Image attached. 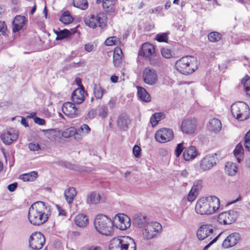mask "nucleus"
Returning a JSON list of instances; mask_svg holds the SVG:
<instances>
[{
	"label": "nucleus",
	"mask_w": 250,
	"mask_h": 250,
	"mask_svg": "<svg viewBox=\"0 0 250 250\" xmlns=\"http://www.w3.org/2000/svg\"><path fill=\"white\" fill-rule=\"evenodd\" d=\"M49 207L45 203L38 201L29 208L28 218L30 223L35 226H40L45 223L48 219Z\"/></svg>",
	"instance_id": "1"
},
{
	"label": "nucleus",
	"mask_w": 250,
	"mask_h": 250,
	"mask_svg": "<svg viewBox=\"0 0 250 250\" xmlns=\"http://www.w3.org/2000/svg\"><path fill=\"white\" fill-rule=\"evenodd\" d=\"M220 200L215 196L199 199L195 207V212L201 215H210L216 212L220 207Z\"/></svg>",
	"instance_id": "2"
},
{
	"label": "nucleus",
	"mask_w": 250,
	"mask_h": 250,
	"mask_svg": "<svg viewBox=\"0 0 250 250\" xmlns=\"http://www.w3.org/2000/svg\"><path fill=\"white\" fill-rule=\"evenodd\" d=\"M198 62L197 59L191 56L183 57L177 60L175 67L177 71L185 75L194 72L198 68Z\"/></svg>",
	"instance_id": "3"
},
{
	"label": "nucleus",
	"mask_w": 250,
	"mask_h": 250,
	"mask_svg": "<svg viewBox=\"0 0 250 250\" xmlns=\"http://www.w3.org/2000/svg\"><path fill=\"white\" fill-rule=\"evenodd\" d=\"M85 25L92 29L99 28L105 30L108 26L107 14L104 11H100L96 15L91 14L86 16L84 20Z\"/></svg>",
	"instance_id": "4"
},
{
	"label": "nucleus",
	"mask_w": 250,
	"mask_h": 250,
	"mask_svg": "<svg viewBox=\"0 0 250 250\" xmlns=\"http://www.w3.org/2000/svg\"><path fill=\"white\" fill-rule=\"evenodd\" d=\"M96 230L100 234L106 236H112L113 233V222L104 214L97 215L94 222Z\"/></svg>",
	"instance_id": "5"
},
{
	"label": "nucleus",
	"mask_w": 250,
	"mask_h": 250,
	"mask_svg": "<svg viewBox=\"0 0 250 250\" xmlns=\"http://www.w3.org/2000/svg\"><path fill=\"white\" fill-rule=\"evenodd\" d=\"M109 250H136V244L133 239L128 236L114 238L110 243Z\"/></svg>",
	"instance_id": "6"
},
{
	"label": "nucleus",
	"mask_w": 250,
	"mask_h": 250,
	"mask_svg": "<svg viewBox=\"0 0 250 250\" xmlns=\"http://www.w3.org/2000/svg\"><path fill=\"white\" fill-rule=\"evenodd\" d=\"M231 112L234 117L240 121L247 120L250 116L249 105L242 102L233 104L231 106Z\"/></svg>",
	"instance_id": "7"
},
{
	"label": "nucleus",
	"mask_w": 250,
	"mask_h": 250,
	"mask_svg": "<svg viewBox=\"0 0 250 250\" xmlns=\"http://www.w3.org/2000/svg\"><path fill=\"white\" fill-rule=\"evenodd\" d=\"M138 54L145 60L148 61L151 64H155L153 59L156 56V52L155 47L152 44L148 42L143 43L139 51Z\"/></svg>",
	"instance_id": "8"
},
{
	"label": "nucleus",
	"mask_w": 250,
	"mask_h": 250,
	"mask_svg": "<svg viewBox=\"0 0 250 250\" xmlns=\"http://www.w3.org/2000/svg\"><path fill=\"white\" fill-rule=\"evenodd\" d=\"M161 225L157 222L149 223L143 229V236L145 240L155 238L162 230Z\"/></svg>",
	"instance_id": "9"
},
{
	"label": "nucleus",
	"mask_w": 250,
	"mask_h": 250,
	"mask_svg": "<svg viewBox=\"0 0 250 250\" xmlns=\"http://www.w3.org/2000/svg\"><path fill=\"white\" fill-rule=\"evenodd\" d=\"M174 134L172 129L162 127L159 129L155 134L156 141L160 143H166L174 139Z\"/></svg>",
	"instance_id": "10"
},
{
	"label": "nucleus",
	"mask_w": 250,
	"mask_h": 250,
	"mask_svg": "<svg viewBox=\"0 0 250 250\" xmlns=\"http://www.w3.org/2000/svg\"><path fill=\"white\" fill-rule=\"evenodd\" d=\"M238 216V212L234 210H229L220 213L217 217L218 223L221 225H228L234 223Z\"/></svg>",
	"instance_id": "11"
},
{
	"label": "nucleus",
	"mask_w": 250,
	"mask_h": 250,
	"mask_svg": "<svg viewBox=\"0 0 250 250\" xmlns=\"http://www.w3.org/2000/svg\"><path fill=\"white\" fill-rule=\"evenodd\" d=\"M113 225L115 227L122 230L129 228L131 225V221L129 217L125 214H118L114 217Z\"/></svg>",
	"instance_id": "12"
},
{
	"label": "nucleus",
	"mask_w": 250,
	"mask_h": 250,
	"mask_svg": "<svg viewBox=\"0 0 250 250\" xmlns=\"http://www.w3.org/2000/svg\"><path fill=\"white\" fill-rule=\"evenodd\" d=\"M45 241L44 236L42 233L35 232L29 239V246L33 250H39L42 248Z\"/></svg>",
	"instance_id": "13"
},
{
	"label": "nucleus",
	"mask_w": 250,
	"mask_h": 250,
	"mask_svg": "<svg viewBox=\"0 0 250 250\" xmlns=\"http://www.w3.org/2000/svg\"><path fill=\"white\" fill-rule=\"evenodd\" d=\"M142 78L145 83L153 85L158 81V75L155 69L150 67H145L142 74Z\"/></svg>",
	"instance_id": "14"
},
{
	"label": "nucleus",
	"mask_w": 250,
	"mask_h": 250,
	"mask_svg": "<svg viewBox=\"0 0 250 250\" xmlns=\"http://www.w3.org/2000/svg\"><path fill=\"white\" fill-rule=\"evenodd\" d=\"M102 2V8L107 15H114L117 11L118 0H96V3Z\"/></svg>",
	"instance_id": "15"
},
{
	"label": "nucleus",
	"mask_w": 250,
	"mask_h": 250,
	"mask_svg": "<svg viewBox=\"0 0 250 250\" xmlns=\"http://www.w3.org/2000/svg\"><path fill=\"white\" fill-rule=\"evenodd\" d=\"M197 124L195 118L186 119L182 122L181 130L185 134H192L196 129Z\"/></svg>",
	"instance_id": "16"
},
{
	"label": "nucleus",
	"mask_w": 250,
	"mask_h": 250,
	"mask_svg": "<svg viewBox=\"0 0 250 250\" xmlns=\"http://www.w3.org/2000/svg\"><path fill=\"white\" fill-rule=\"evenodd\" d=\"M62 111L66 116L73 118L77 116L80 111L74 103L71 102H65L62 106Z\"/></svg>",
	"instance_id": "17"
},
{
	"label": "nucleus",
	"mask_w": 250,
	"mask_h": 250,
	"mask_svg": "<svg viewBox=\"0 0 250 250\" xmlns=\"http://www.w3.org/2000/svg\"><path fill=\"white\" fill-rule=\"evenodd\" d=\"M213 232V227L211 225H203L197 231V237L199 240H203L210 237Z\"/></svg>",
	"instance_id": "18"
},
{
	"label": "nucleus",
	"mask_w": 250,
	"mask_h": 250,
	"mask_svg": "<svg viewBox=\"0 0 250 250\" xmlns=\"http://www.w3.org/2000/svg\"><path fill=\"white\" fill-rule=\"evenodd\" d=\"M241 237L238 233L233 232L229 235L224 240L222 247L228 249L235 246L240 240Z\"/></svg>",
	"instance_id": "19"
},
{
	"label": "nucleus",
	"mask_w": 250,
	"mask_h": 250,
	"mask_svg": "<svg viewBox=\"0 0 250 250\" xmlns=\"http://www.w3.org/2000/svg\"><path fill=\"white\" fill-rule=\"evenodd\" d=\"M85 92L83 86L75 89L72 93L71 99L74 103L81 104L85 99Z\"/></svg>",
	"instance_id": "20"
},
{
	"label": "nucleus",
	"mask_w": 250,
	"mask_h": 250,
	"mask_svg": "<svg viewBox=\"0 0 250 250\" xmlns=\"http://www.w3.org/2000/svg\"><path fill=\"white\" fill-rule=\"evenodd\" d=\"M18 137V134L13 130H9L1 135V138L5 144H11Z\"/></svg>",
	"instance_id": "21"
},
{
	"label": "nucleus",
	"mask_w": 250,
	"mask_h": 250,
	"mask_svg": "<svg viewBox=\"0 0 250 250\" xmlns=\"http://www.w3.org/2000/svg\"><path fill=\"white\" fill-rule=\"evenodd\" d=\"M216 161L214 157H203L200 163L201 168L204 171L210 169L216 165Z\"/></svg>",
	"instance_id": "22"
},
{
	"label": "nucleus",
	"mask_w": 250,
	"mask_h": 250,
	"mask_svg": "<svg viewBox=\"0 0 250 250\" xmlns=\"http://www.w3.org/2000/svg\"><path fill=\"white\" fill-rule=\"evenodd\" d=\"M133 223L139 228L144 229L149 223L146 216L140 214L134 215Z\"/></svg>",
	"instance_id": "23"
},
{
	"label": "nucleus",
	"mask_w": 250,
	"mask_h": 250,
	"mask_svg": "<svg viewBox=\"0 0 250 250\" xmlns=\"http://www.w3.org/2000/svg\"><path fill=\"white\" fill-rule=\"evenodd\" d=\"M26 21L25 17L21 16H17L13 21V31L16 32L20 31L25 24Z\"/></svg>",
	"instance_id": "24"
},
{
	"label": "nucleus",
	"mask_w": 250,
	"mask_h": 250,
	"mask_svg": "<svg viewBox=\"0 0 250 250\" xmlns=\"http://www.w3.org/2000/svg\"><path fill=\"white\" fill-rule=\"evenodd\" d=\"M77 193L75 188L73 187H69L64 190V196L68 204L70 205L73 203Z\"/></svg>",
	"instance_id": "25"
},
{
	"label": "nucleus",
	"mask_w": 250,
	"mask_h": 250,
	"mask_svg": "<svg viewBox=\"0 0 250 250\" xmlns=\"http://www.w3.org/2000/svg\"><path fill=\"white\" fill-rule=\"evenodd\" d=\"M238 170L236 165L231 162H228L225 164V172L229 176H235Z\"/></svg>",
	"instance_id": "26"
},
{
	"label": "nucleus",
	"mask_w": 250,
	"mask_h": 250,
	"mask_svg": "<svg viewBox=\"0 0 250 250\" xmlns=\"http://www.w3.org/2000/svg\"><path fill=\"white\" fill-rule=\"evenodd\" d=\"M208 129L214 132L220 131L222 128L221 121L217 118L211 119L208 124Z\"/></svg>",
	"instance_id": "27"
},
{
	"label": "nucleus",
	"mask_w": 250,
	"mask_h": 250,
	"mask_svg": "<svg viewBox=\"0 0 250 250\" xmlns=\"http://www.w3.org/2000/svg\"><path fill=\"white\" fill-rule=\"evenodd\" d=\"M123 53L119 47L115 48L113 52V63L116 67L119 66L122 62Z\"/></svg>",
	"instance_id": "28"
},
{
	"label": "nucleus",
	"mask_w": 250,
	"mask_h": 250,
	"mask_svg": "<svg viewBox=\"0 0 250 250\" xmlns=\"http://www.w3.org/2000/svg\"><path fill=\"white\" fill-rule=\"evenodd\" d=\"M138 95L139 98L143 102H149L151 101V97L145 88L137 86Z\"/></svg>",
	"instance_id": "29"
},
{
	"label": "nucleus",
	"mask_w": 250,
	"mask_h": 250,
	"mask_svg": "<svg viewBox=\"0 0 250 250\" xmlns=\"http://www.w3.org/2000/svg\"><path fill=\"white\" fill-rule=\"evenodd\" d=\"M75 224L79 227H84L88 223L87 217L83 214L77 215L75 217Z\"/></svg>",
	"instance_id": "30"
},
{
	"label": "nucleus",
	"mask_w": 250,
	"mask_h": 250,
	"mask_svg": "<svg viewBox=\"0 0 250 250\" xmlns=\"http://www.w3.org/2000/svg\"><path fill=\"white\" fill-rule=\"evenodd\" d=\"M38 177V172L32 171L29 173L22 174L20 175V178L24 182L34 181Z\"/></svg>",
	"instance_id": "31"
},
{
	"label": "nucleus",
	"mask_w": 250,
	"mask_h": 250,
	"mask_svg": "<svg viewBox=\"0 0 250 250\" xmlns=\"http://www.w3.org/2000/svg\"><path fill=\"white\" fill-rule=\"evenodd\" d=\"M165 118V115L163 112L155 113L151 117L150 122L153 127L158 125L159 122Z\"/></svg>",
	"instance_id": "32"
},
{
	"label": "nucleus",
	"mask_w": 250,
	"mask_h": 250,
	"mask_svg": "<svg viewBox=\"0 0 250 250\" xmlns=\"http://www.w3.org/2000/svg\"><path fill=\"white\" fill-rule=\"evenodd\" d=\"M60 21L64 24L67 25L72 23L74 19L68 11H64L61 16Z\"/></svg>",
	"instance_id": "33"
},
{
	"label": "nucleus",
	"mask_w": 250,
	"mask_h": 250,
	"mask_svg": "<svg viewBox=\"0 0 250 250\" xmlns=\"http://www.w3.org/2000/svg\"><path fill=\"white\" fill-rule=\"evenodd\" d=\"M101 197L96 192H93L87 196L86 201L89 204H97L100 202Z\"/></svg>",
	"instance_id": "34"
},
{
	"label": "nucleus",
	"mask_w": 250,
	"mask_h": 250,
	"mask_svg": "<svg viewBox=\"0 0 250 250\" xmlns=\"http://www.w3.org/2000/svg\"><path fill=\"white\" fill-rule=\"evenodd\" d=\"M57 35L56 41H60L68 38L71 35V32L68 29H65L60 31H55Z\"/></svg>",
	"instance_id": "35"
},
{
	"label": "nucleus",
	"mask_w": 250,
	"mask_h": 250,
	"mask_svg": "<svg viewBox=\"0 0 250 250\" xmlns=\"http://www.w3.org/2000/svg\"><path fill=\"white\" fill-rule=\"evenodd\" d=\"M72 5L82 10L87 9L89 4L87 0H73Z\"/></svg>",
	"instance_id": "36"
},
{
	"label": "nucleus",
	"mask_w": 250,
	"mask_h": 250,
	"mask_svg": "<svg viewBox=\"0 0 250 250\" xmlns=\"http://www.w3.org/2000/svg\"><path fill=\"white\" fill-rule=\"evenodd\" d=\"M105 90L100 84H95L93 88V93L97 99H101Z\"/></svg>",
	"instance_id": "37"
},
{
	"label": "nucleus",
	"mask_w": 250,
	"mask_h": 250,
	"mask_svg": "<svg viewBox=\"0 0 250 250\" xmlns=\"http://www.w3.org/2000/svg\"><path fill=\"white\" fill-rule=\"evenodd\" d=\"M46 132V136L51 141H55L60 136V133L56 129H51L44 130Z\"/></svg>",
	"instance_id": "38"
},
{
	"label": "nucleus",
	"mask_w": 250,
	"mask_h": 250,
	"mask_svg": "<svg viewBox=\"0 0 250 250\" xmlns=\"http://www.w3.org/2000/svg\"><path fill=\"white\" fill-rule=\"evenodd\" d=\"M199 154L198 151L195 146H190L185 150L183 156H197Z\"/></svg>",
	"instance_id": "39"
},
{
	"label": "nucleus",
	"mask_w": 250,
	"mask_h": 250,
	"mask_svg": "<svg viewBox=\"0 0 250 250\" xmlns=\"http://www.w3.org/2000/svg\"><path fill=\"white\" fill-rule=\"evenodd\" d=\"M209 42H217L222 39V34L216 31H212L209 33L208 36Z\"/></svg>",
	"instance_id": "40"
},
{
	"label": "nucleus",
	"mask_w": 250,
	"mask_h": 250,
	"mask_svg": "<svg viewBox=\"0 0 250 250\" xmlns=\"http://www.w3.org/2000/svg\"><path fill=\"white\" fill-rule=\"evenodd\" d=\"M242 82L244 88L247 95L250 97V77L244 78Z\"/></svg>",
	"instance_id": "41"
},
{
	"label": "nucleus",
	"mask_w": 250,
	"mask_h": 250,
	"mask_svg": "<svg viewBox=\"0 0 250 250\" xmlns=\"http://www.w3.org/2000/svg\"><path fill=\"white\" fill-rule=\"evenodd\" d=\"M203 182L202 180H196L194 181L193 185L191 188L193 191L197 192L198 194L203 188Z\"/></svg>",
	"instance_id": "42"
},
{
	"label": "nucleus",
	"mask_w": 250,
	"mask_h": 250,
	"mask_svg": "<svg viewBox=\"0 0 250 250\" xmlns=\"http://www.w3.org/2000/svg\"><path fill=\"white\" fill-rule=\"evenodd\" d=\"M64 166L67 168L79 172H82L84 170V169L80 166L75 164H71L69 162H65Z\"/></svg>",
	"instance_id": "43"
},
{
	"label": "nucleus",
	"mask_w": 250,
	"mask_h": 250,
	"mask_svg": "<svg viewBox=\"0 0 250 250\" xmlns=\"http://www.w3.org/2000/svg\"><path fill=\"white\" fill-rule=\"evenodd\" d=\"M75 132V128L73 127L65 129L62 133L63 137L67 138L72 136Z\"/></svg>",
	"instance_id": "44"
},
{
	"label": "nucleus",
	"mask_w": 250,
	"mask_h": 250,
	"mask_svg": "<svg viewBox=\"0 0 250 250\" xmlns=\"http://www.w3.org/2000/svg\"><path fill=\"white\" fill-rule=\"evenodd\" d=\"M234 156H241L244 155V149L242 145L239 143L238 144L234 151H233Z\"/></svg>",
	"instance_id": "45"
},
{
	"label": "nucleus",
	"mask_w": 250,
	"mask_h": 250,
	"mask_svg": "<svg viewBox=\"0 0 250 250\" xmlns=\"http://www.w3.org/2000/svg\"><path fill=\"white\" fill-rule=\"evenodd\" d=\"M119 39L116 37L112 36L105 40L104 44L106 46H112L116 45Z\"/></svg>",
	"instance_id": "46"
},
{
	"label": "nucleus",
	"mask_w": 250,
	"mask_h": 250,
	"mask_svg": "<svg viewBox=\"0 0 250 250\" xmlns=\"http://www.w3.org/2000/svg\"><path fill=\"white\" fill-rule=\"evenodd\" d=\"M91 129L87 124L82 125L78 129V131L83 135H87L90 133Z\"/></svg>",
	"instance_id": "47"
},
{
	"label": "nucleus",
	"mask_w": 250,
	"mask_h": 250,
	"mask_svg": "<svg viewBox=\"0 0 250 250\" xmlns=\"http://www.w3.org/2000/svg\"><path fill=\"white\" fill-rule=\"evenodd\" d=\"M244 142V145L245 148L249 151H250V129L246 134Z\"/></svg>",
	"instance_id": "48"
},
{
	"label": "nucleus",
	"mask_w": 250,
	"mask_h": 250,
	"mask_svg": "<svg viewBox=\"0 0 250 250\" xmlns=\"http://www.w3.org/2000/svg\"><path fill=\"white\" fill-rule=\"evenodd\" d=\"M162 56L167 59H170L172 57V53L170 49L167 48H163L161 50Z\"/></svg>",
	"instance_id": "49"
},
{
	"label": "nucleus",
	"mask_w": 250,
	"mask_h": 250,
	"mask_svg": "<svg viewBox=\"0 0 250 250\" xmlns=\"http://www.w3.org/2000/svg\"><path fill=\"white\" fill-rule=\"evenodd\" d=\"M168 40V35L165 33L158 34L156 37V40L158 42H167Z\"/></svg>",
	"instance_id": "50"
},
{
	"label": "nucleus",
	"mask_w": 250,
	"mask_h": 250,
	"mask_svg": "<svg viewBox=\"0 0 250 250\" xmlns=\"http://www.w3.org/2000/svg\"><path fill=\"white\" fill-rule=\"evenodd\" d=\"M184 143L182 142L177 145L175 149V154L176 156H179L181 154L184 150Z\"/></svg>",
	"instance_id": "51"
},
{
	"label": "nucleus",
	"mask_w": 250,
	"mask_h": 250,
	"mask_svg": "<svg viewBox=\"0 0 250 250\" xmlns=\"http://www.w3.org/2000/svg\"><path fill=\"white\" fill-rule=\"evenodd\" d=\"M198 195V193L197 192H195V191H193L191 189L187 197V200L189 202H192L195 199Z\"/></svg>",
	"instance_id": "52"
},
{
	"label": "nucleus",
	"mask_w": 250,
	"mask_h": 250,
	"mask_svg": "<svg viewBox=\"0 0 250 250\" xmlns=\"http://www.w3.org/2000/svg\"><path fill=\"white\" fill-rule=\"evenodd\" d=\"M132 151L134 156H140L141 155L142 148L137 145L133 146Z\"/></svg>",
	"instance_id": "53"
},
{
	"label": "nucleus",
	"mask_w": 250,
	"mask_h": 250,
	"mask_svg": "<svg viewBox=\"0 0 250 250\" xmlns=\"http://www.w3.org/2000/svg\"><path fill=\"white\" fill-rule=\"evenodd\" d=\"M107 107L106 106H102L101 107L100 112L99 113V115L100 117L102 118H105L107 115Z\"/></svg>",
	"instance_id": "54"
},
{
	"label": "nucleus",
	"mask_w": 250,
	"mask_h": 250,
	"mask_svg": "<svg viewBox=\"0 0 250 250\" xmlns=\"http://www.w3.org/2000/svg\"><path fill=\"white\" fill-rule=\"evenodd\" d=\"M96 47L94 44L88 43L84 45V49L88 52H90L93 51Z\"/></svg>",
	"instance_id": "55"
},
{
	"label": "nucleus",
	"mask_w": 250,
	"mask_h": 250,
	"mask_svg": "<svg viewBox=\"0 0 250 250\" xmlns=\"http://www.w3.org/2000/svg\"><path fill=\"white\" fill-rule=\"evenodd\" d=\"M7 29V26L5 22L0 21V36L4 35Z\"/></svg>",
	"instance_id": "56"
},
{
	"label": "nucleus",
	"mask_w": 250,
	"mask_h": 250,
	"mask_svg": "<svg viewBox=\"0 0 250 250\" xmlns=\"http://www.w3.org/2000/svg\"><path fill=\"white\" fill-rule=\"evenodd\" d=\"M28 147L31 150L36 151L40 149V146L38 144L30 143L28 145Z\"/></svg>",
	"instance_id": "57"
},
{
	"label": "nucleus",
	"mask_w": 250,
	"mask_h": 250,
	"mask_svg": "<svg viewBox=\"0 0 250 250\" xmlns=\"http://www.w3.org/2000/svg\"><path fill=\"white\" fill-rule=\"evenodd\" d=\"M74 136V138L76 140H80L82 139L83 136V135L82 134H81L80 132L78 131V129L76 130L75 129V132L73 135Z\"/></svg>",
	"instance_id": "58"
},
{
	"label": "nucleus",
	"mask_w": 250,
	"mask_h": 250,
	"mask_svg": "<svg viewBox=\"0 0 250 250\" xmlns=\"http://www.w3.org/2000/svg\"><path fill=\"white\" fill-rule=\"evenodd\" d=\"M220 234H219V235H218L216 237H215L212 241H211L208 245H207L204 248L203 250H207L208 249L211 245H212L214 243H215L217 239L218 238V237H219Z\"/></svg>",
	"instance_id": "59"
},
{
	"label": "nucleus",
	"mask_w": 250,
	"mask_h": 250,
	"mask_svg": "<svg viewBox=\"0 0 250 250\" xmlns=\"http://www.w3.org/2000/svg\"><path fill=\"white\" fill-rule=\"evenodd\" d=\"M17 186V184L16 183H14L8 185L7 188L10 191L13 192L16 189Z\"/></svg>",
	"instance_id": "60"
},
{
	"label": "nucleus",
	"mask_w": 250,
	"mask_h": 250,
	"mask_svg": "<svg viewBox=\"0 0 250 250\" xmlns=\"http://www.w3.org/2000/svg\"><path fill=\"white\" fill-rule=\"evenodd\" d=\"M34 121L36 124L40 125H43L45 124L44 120L39 117H36L34 119Z\"/></svg>",
	"instance_id": "61"
},
{
	"label": "nucleus",
	"mask_w": 250,
	"mask_h": 250,
	"mask_svg": "<svg viewBox=\"0 0 250 250\" xmlns=\"http://www.w3.org/2000/svg\"><path fill=\"white\" fill-rule=\"evenodd\" d=\"M125 121V118L123 116H120L117 121V125H122Z\"/></svg>",
	"instance_id": "62"
},
{
	"label": "nucleus",
	"mask_w": 250,
	"mask_h": 250,
	"mask_svg": "<svg viewBox=\"0 0 250 250\" xmlns=\"http://www.w3.org/2000/svg\"><path fill=\"white\" fill-rule=\"evenodd\" d=\"M95 114H96V110L94 109H92L88 112L87 117L88 118L91 119L94 117Z\"/></svg>",
	"instance_id": "63"
},
{
	"label": "nucleus",
	"mask_w": 250,
	"mask_h": 250,
	"mask_svg": "<svg viewBox=\"0 0 250 250\" xmlns=\"http://www.w3.org/2000/svg\"><path fill=\"white\" fill-rule=\"evenodd\" d=\"M110 80L112 83H115L118 82V77L115 75H113L111 76Z\"/></svg>",
	"instance_id": "64"
}]
</instances>
